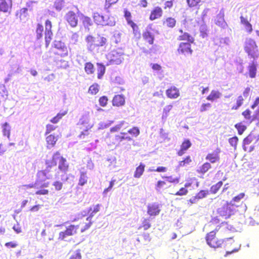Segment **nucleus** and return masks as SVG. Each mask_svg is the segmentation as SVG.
<instances>
[{
	"instance_id": "c03bdc74",
	"label": "nucleus",
	"mask_w": 259,
	"mask_h": 259,
	"mask_svg": "<svg viewBox=\"0 0 259 259\" xmlns=\"http://www.w3.org/2000/svg\"><path fill=\"white\" fill-rule=\"evenodd\" d=\"M99 92V85L97 83L91 84L89 87L88 93L91 95H95Z\"/></svg>"
},
{
	"instance_id": "0e129e2a",
	"label": "nucleus",
	"mask_w": 259,
	"mask_h": 259,
	"mask_svg": "<svg viewBox=\"0 0 259 259\" xmlns=\"http://www.w3.org/2000/svg\"><path fill=\"white\" fill-rule=\"evenodd\" d=\"M208 194V192L206 190H200L197 194H196L195 196L198 199H202L204 197H205Z\"/></svg>"
},
{
	"instance_id": "1a4fd4ad",
	"label": "nucleus",
	"mask_w": 259,
	"mask_h": 259,
	"mask_svg": "<svg viewBox=\"0 0 259 259\" xmlns=\"http://www.w3.org/2000/svg\"><path fill=\"white\" fill-rule=\"evenodd\" d=\"M101 205L100 204H97L96 205H95L93 207H90L89 209V212H90V216L86 218L85 225L83 226V227L81 229V232H83L84 231L88 230L90 228L91 225L93 223L91 221V219L93 218V217L97 213L98 211L100 210Z\"/></svg>"
},
{
	"instance_id": "f257e3e1",
	"label": "nucleus",
	"mask_w": 259,
	"mask_h": 259,
	"mask_svg": "<svg viewBox=\"0 0 259 259\" xmlns=\"http://www.w3.org/2000/svg\"><path fill=\"white\" fill-rule=\"evenodd\" d=\"M235 232L234 227L227 222H223L206 234L207 245L213 248H221L224 241L233 238L232 234Z\"/></svg>"
},
{
	"instance_id": "a878e982",
	"label": "nucleus",
	"mask_w": 259,
	"mask_h": 259,
	"mask_svg": "<svg viewBox=\"0 0 259 259\" xmlns=\"http://www.w3.org/2000/svg\"><path fill=\"white\" fill-rule=\"evenodd\" d=\"M125 104V98L122 95H115L112 99L113 106L120 107Z\"/></svg>"
},
{
	"instance_id": "cd10ccee",
	"label": "nucleus",
	"mask_w": 259,
	"mask_h": 259,
	"mask_svg": "<svg viewBox=\"0 0 259 259\" xmlns=\"http://www.w3.org/2000/svg\"><path fill=\"white\" fill-rule=\"evenodd\" d=\"M179 41H187V42L194 43V38L190 33L187 32H184V33L180 34L178 37Z\"/></svg>"
},
{
	"instance_id": "e2e57ef3",
	"label": "nucleus",
	"mask_w": 259,
	"mask_h": 259,
	"mask_svg": "<svg viewBox=\"0 0 259 259\" xmlns=\"http://www.w3.org/2000/svg\"><path fill=\"white\" fill-rule=\"evenodd\" d=\"M140 49L143 51L144 53L148 54L153 52V48H149L145 44L142 45L140 46Z\"/></svg>"
},
{
	"instance_id": "20e7f679",
	"label": "nucleus",
	"mask_w": 259,
	"mask_h": 259,
	"mask_svg": "<svg viewBox=\"0 0 259 259\" xmlns=\"http://www.w3.org/2000/svg\"><path fill=\"white\" fill-rule=\"evenodd\" d=\"M244 50L251 58L256 59L259 56L258 47L256 42L252 38H246L244 42Z\"/></svg>"
},
{
	"instance_id": "58836bf2",
	"label": "nucleus",
	"mask_w": 259,
	"mask_h": 259,
	"mask_svg": "<svg viewBox=\"0 0 259 259\" xmlns=\"http://www.w3.org/2000/svg\"><path fill=\"white\" fill-rule=\"evenodd\" d=\"M97 77L98 79H101L105 74V67L104 64L97 63Z\"/></svg>"
},
{
	"instance_id": "f03ea898",
	"label": "nucleus",
	"mask_w": 259,
	"mask_h": 259,
	"mask_svg": "<svg viewBox=\"0 0 259 259\" xmlns=\"http://www.w3.org/2000/svg\"><path fill=\"white\" fill-rule=\"evenodd\" d=\"M58 163V169L64 174L69 170V164L67 162L65 158H64L60 153L57 151L55 152L51 159H47L45 161L46 168L40 170L37 174L38 181H42L43 179H47L51 176L54 170H57L56 166Z\"/></svg>"
},
{
	"instance_id": "2eb2a0df",
	"label": "nucleus",
	"mask_w": 259,
	"mask_h": 259,
	"mask_svg": "<svg viewBox=\"0 0 259 259\" xmlns=\"http://www.w3.org/2000/svg\"><path fill=\"white\" fill-rule=\"evenodd\" d=\"M163 14L162 9L159 6H156L151 10L149 19L150 21H154L160 19Z\"/></svg>"
},
{
	"instance_id": "3c124183",
	"label": "nucleus",
	"mask_w": 259,
	"mask_h": 259,
	"mask_svg": "<svg viewBox=\"0 0 259 259\" xmlns=\"http://www.w3.org/2000/svg\"><path fill=\"white\" fill-rule=\"evenodd\" d=\"M162 178L171 184H179V178L178 177L174 178L172 176H163Z\"/></svg>"
},
{
	"instance_id": "f8f14e48",
	"label": "nucleus",
	"mask_w": 259,
	"mask_h": 259,
	"mask_svg": "<svg viewBox=\"0 0 259 259\" xmlns=\"http://www.w3.org/2000/svg\"><path fill=\"white\" fill-rule=\"evenodd\" d=\"M53 33L52 31V23L49 20H47L45 22V38L46 42V47L48 48L52 39Z\"/></svg>"
},
{
	"instance_id": "a18cd8bd",
	"label": "nucleus",
	"mask_w": 259,
	"mask_h": 259,
	"mask_svg": "<svg viewBox=\"0 0 259 259\" xmlns=\"http://www.w3.org/2000/svg\"><path fill=\"white\" fill-rule=\"evenodd\" d=\"M28 8H22L16 12V16L19 17L20 19L24 18L27 15Z\"/></svg>"
},
{
	"instance_id": "4468645a",
	"label": "nucleus",
	"mask_w": 259,
	"mask_h": 259,
	"mask_svg": "<svg viewBox=\"0 0 259 259\" xmlns=\"http://www.w3.org/2000/svg\"><path fill=\"white\" fill-rule=\"evenodd\" d=\"M12 6V0H0V11L4 13L11 14Z\"/></svg>"
},
{
	"instance_id": "7ed1b4c3",
	"label": "nucleus",
	"mask_w": 259,
	"mask_h": 259,
	"mask_svg": "<svg viewBox=\"0 0 259 259\" xmlns=\"http://www.w3.org/2000/svg\"><path fill=\"white\" fill-rule=\"evenodd\" d=\"M85 41L87 50L93 53L98 51L100 48L105 47L107 45L106 38L101 34H98L97 37L89 34L85 37Z\"/></svg>"
},
{
	"instance_id": "f3484780",
	"label": "nucleus",
	"mask_w": 259,
	"mask_h": 259,
	"mask_svg": "<svg viewBox=\"0 0 259 259\" xmlns=\"http://www.w3.org/2000/svg\"><path fill=\"white\" fill-rule=\"evenodd\" d=\"M220 149L217 148L211 153H209L206 156L205 159L210 162V163H215L220 161Z\"/></svg>"
},
{
	"instance_id": "f704fd0d",
	"label": "nucleus",
	"mask_w": 259,
	"mask_h": 259,
	"mask_svg": "<svg viewBox=\"0 0 259 259\" xmlns=\"http://www.w3.org/2000/svg\"><path fill=\"white\" fill-rule=\"evenodd\" d=\"M69 259H81L82 255L80 249L70 250L69 252Z\"/></svg>"
},
{
	"instance_id": "79ce46f5",
	"label": "nucleus",
	"mask_w": 259,
	"mask_h": 259,
	"mask_svg": "<svg viewBox=\"0 0 259 259\" xmlns=\"http://www.w3.org/2000/svg\"><path fill=\"white\" fill-rule=\"evenodd\" d=\"M44 32V27L40 23H37L36 26L35 33L36 37L37 39H39L42 37V34Z\"/></svg>"
},
{
	"instance_id": "393cba45",
	"label": "nucleus",
	"mask_w": 259,
	"mask_h": 259,
	"mask_svg": "<svg viewBox=\"0 0 259 259\" xmlns=\"http://www.w3.org/2000/svg\"><path fill=\"white\" fill-rule=\"evenodd\" d=\"M240 23L244 27L245 31L248 34H250L253 31L252 25L247 20V18L243 16H240Z\"/></svg>"
},
{
	"instance_id": "864d4df0",
	"label": "nucleus",
	"mask_w": 259,
	"mask_h": 259,
	"mask_svg": "<svg viewBox=\"0 0 259 259\" xmlns=\"http://www.w3.org/2000/svg\"><path fill=\"white\" fill-rule=\"evenodd\" d=\"M127 134L129 133L133 137H136L140 135V130L137 127H133L127 131Z\"/></svg>"
},
{
	"instance_id": "aec40b11",
	"label": "nucleus",
	"mask_w": 259,
	"mask_h": 259,
	"mask_svg": "<svg viewBox=\"0 0 259 259\" xmlns=\"http://www.w3.org/2000/svg\"><path fill=\"white\" fill-rule=\"evenodd\" d=\"M257 64L254 61L251 62L248 67H247V72L249 77L250 78H254L256 76L257 70Z\"/></svg>"
},
{
	"instance_id": "c9c22d12",
	"label": "nucleus",
	"mask_w": 259,
	"mask_h": 259,
	"mask_svg": "<svg viewBox=\"0 0 259 259\" xmlns=\"http://www.w3.org/2000/svg\"><path fill=\"white\" fill-rule=\"evenodd\" d=\"M211 166L210 162H206L202 164L197 169V172L203 175L210 169Z\"/></svg>"
},
{
	"instance_id": "c756f323",
	"label": "nucleus",
	"mask_w": 259,
	"mask_h": 259,
	"mask_svg": "<svg viewBox=\"0 0 259 259\" xmlns=\"http://www.w3.org/2000/svg\"><path fill=\"white\" fill-rule=\"evenodd\" d=\"M1 127H2L3 136L7 137L8 139H10L11 130V125L8 123V122H5L4 123L1 124Z\"/></svg>"
},
{
	"instance_id": "dca6fc26",
	"label": "nucleus",
	"mask_w": 259,
	"mask_h": 259,
	"mask_svg": "<svg viewBox=\"0 0 259 259\" xmlns=\"http://www.w3.org/2000/svg\"><path fill=\"white\" fill-rule=\"evenodd\" d=\"M66 21L71 27H76L78 23V16L73 11H69L66 14Z\"/></svg>"
},
{
	"instance_id": "de8ad7c7",
	"label": "nucleus",
	"mask_w": 259,
	"mask_h": 259,
	"mask_svg": "<svg viewBox=\"0 0 259 259\" xmlns=\"http://www.w3.org/2000/svg\"><path fill=\"white\" fill-rule=\"evenodd\" d=\"M172 108V105H166L164 107L163 110V113L162 115V120H166L167 119V116H168V113L171 111Z\"/></svg>"
},
{
	"instance_id": "72a5a7b5",
	"label": "nucleus",
	"mask_w": 259,
	"mask_h": 259,
	"mask_svg": "<svg viewBox=\"0 0 259 259\" xmlns=\"http://www.w3.org/2000/svg\"><path fill=\"white\" fill-rule=\"evenodd\" d=\"M188 7L193 8L201 6L205 0H186Z\"/></svg>"
},
{
	"instance_id": "774afa93",
	"label": "nucleus",
	"mask_w": 259,
	"mask_h": 259,
	"mask_svg": "<svg viewBox=\"0 0 259 259\" xmlns=\"http://www.w3.org/2000/svg\"><path fill=\"white\" fill-rule=\"evenodd\" d=\"M245 196V193H242L239 194L238 195L234 196L233 199H232V201L230 202H232V203H234L235 202H239Z\"/></svg>"
},
{
	"instance_id": "603ef678",
	"label": "nucleus",
	"mask_w": 259,
	"mask_h": 259,
	"mask_svg": "<svg viewBox=\"0 0 259 259\" xmlns=\"http://www.w3.org/2000/svg\"><path fill=\"white\" fill-rule=\"evenodd\" d=\"M151 227V224L150 223V221L148 219H144L142 222L141 228L144 229V230H147Z\"/></svg>"
},
{
	"instance_id": "7c9ffc66",
	"label": "nucleus",
	"mask_w": 259,
	"mask_h": 259,
	"mask_svg": "<svg viewBox=\"0 0 259 259\" xmlns=\"http://www.w3.org/2000/svg\"><path fill=\"white\" fill-rule=\"evenodd\" d=\"M255 139V137L254 135L252 134H250L248 135V136H246L245 138L243 140L242 142V147L243 149L244 150V151H246L247 148L246 146H248L250 145L251 143H252L253 140Z\"/></svg>"
},
{
	"instance_id": "473e14b6",
	"label": "nucleus",
	"mask_w": 259,
	"mask_h": 259,
	"mask_svg": "<svg viewBox=\"0 0 259 259\" xmlns=\"http://www.w3.org/2000/svg\"><path fill=\"white\" fill-rule=\"evenodd\" d=\"M84 123H87V122L85 121H82L80 122V125H82L80 128L82 129L84 126L85 129L80 133V135L78 136L79 138H84L85 136L89 135V130L93 127V125H91L90 124H88L87 125L84 126L83 124Z\"/></svg>"
},
{
	"instance_id": "e433bc0d",
	"label": "nucleus",
	"mask_w": 259,
	"mask_h": 259,
	"mask_svg": "<svg viewBox=\"0 0 259 259\" xmlns=\"http://www.w3.org/2000/svg\"><path fill=\"white\" fill-rule=\"evenodd\" d=\"M145 165L143 163H140L139 166L136 167L134 177L136 178H140L144 174Z\"/></svg>"
},
{
	"instance_id": "680f3d73",
	"label": "nucleus",
	"mask_w": 259,
	"mask_h": 259,
	"mask_svg": "<svg viewBox=\"0 0 259 259\" xmlns=\"http://www.w3.org/2000/svg\"><path fill=\"white\" fill-rule=\"evenodd\" d=\"M166 184V182L164 181H158L155 186L156 190L160 191L161 189H162Z\"/></svg>"
},
{
	"instance_id": "2f4dec72",
	"label": "nucleus",
	"mask_w": 259,
	"mask_h": 259,
	"mask_svg": "<svg viewBox=\"0 0 259 259\" xmlns=\"http://www.w3.org/2000/svg\"><path fill=\"white\" fill-rule=\"evenodd\" d=\"M162 24L164 26L172 28L175 27L176 20L174 18L168 17L163 20Z\"/></svg>"
},
{
	"instance_id": "ddd939ff",
	"label": "nucleus",
	"mask_w": 259,
	"mask_h": 259,
	"mask_svg": "<svg viewBox=\"0 0 259 259\" xmlns=\"http://www.w3.org/2000/svg\"><path fill=\"white\" fill-rule=\"evenodd\" d=\"M192 44L190 42H181L177 51H178L179 54H183L184 55H191L193 52L191 46Z\"/></svg>"
},
{
	"instance_id": "412c9836",
	"label": "nucleus",
	"mask_w": 259,
	"mask_h": 259,
	"mask_svg": "<svg viewBox=\"0 0 259 259\" xmlns=\"http://www.w3.org/2000/svg\"><path fill=\"white\" fill-rule=\"evenodd\" d=\"M160 209L158 204L149 203L147 206V213L150 216H156L160 213Z\"/></svg>"
},
{
	"instance_id": "5701e85b",
	"label": "nucleus",
	"mask_w": 259,
	"mask_h": 259,
	"mask_svg": "<svg viewBox=\"0 0 259 259\" xmlns=\"http://www.w3.org/2000/svg\"><path fill=\"white\" fill-rule=\"evenodd\" d=\"M124 140L127 141L132 140V137L127 135V133H120V134L114 137V144H116L117 145H120L121 142Z\"/></svg>"
},
{
	"instance_id": "13d9d810",
	"label": "nucleus",
	"mask_w": 259,
	"mask_h": 259,
	"mask_svg": "<svg viewBox=\"0 0 259 259\" xmlns=\"http://www.w3.org/2000/svg\"><path fill=\"white\" fill-rule=\"evenodd\" d=\"M8 96V91L4 84H0V98H5Z\"/></svg>"
},
{
	"instance_id": "052dcab7",
	"label": "nucleus",
	"mask_w": 259,
	"mask_h": 259,
	"mask_svg": "<svg viewBox=\"0 0 259 259\" xmlns=\"http://www.w3.org/2000/svg\"><path fill=\"white\" fill-rule=\"evenodd\" d=\"M57 127V126L55 125H53L50 124H47L45 135L47 136L52 132H53Z\"/></svg>"
},
{
	"instance_id": "6e6552de",
	"label": "nucleus",
	"mask_w": 259,
	"mask_h": 259,
	"mask_svg": "<svg viewBox=\"0 0 259 259\" xmlns=\"http://www.w3.org/2000/svg\"><path fill=\"white\" fill-rule=\"evenodd\" d=\"M124 17H125V20H126L128 25L132 27L134 35L136 37H140L141 33L139 28L137 24L132 21L131 13L127 11V10H124Z\"/></svg>"
},
{
	"instance_id": "8fccbe9b",
	"label": "nucleus",
	"mask_w": 259,
	"mask_h": 259,
	"mask_svg": "<svg viewBox=\"0 0 259 259\" xmlns=\"http://www.w3.org/2000/svg\"><path fill=\"white\" fill-rule=\"evenodd\" d=\"M234 126L235 128L237 130L238 134L239 135H241L246 129V126L243 125L241 122H238L235 124Z\"/></svg>"
},
{
	"instance_id": "5fc2aeb1",
	"label": "nucleus",
	"mask_w": 259,
	"mask_h": 259,
	"mask_svg": "<svg viewBox=\"0 0 259 259\" xmlns=\"http://www.w3.org/2000/svg\"><path fill=\"white\" fill-rule=\"evenodd\" d=\"M125 122L124 121H122L119 122V124L113 126L112 127L110 128V131L111 133H115L117 132L121 129L122 126H123Z\"/></svg>"
},
{
	"instance_id": "423d86ee",
	"label": "nucleus",
	"mask_w": 259,
	"mask_h": 259,
	"mask_svg": "<svg viewBox=\"0 0 259 259\" xmlns=\"http://www.w3.org/2000/svg\"><path fill=\"white\" fill-rule=\"evenodd\" d=\"M85 222L81 221L79 224L70 225L66 228L65 230L60 232L59 233L58 239L61 240H63L64 238L67 237L73 236L77 233V231L79 228L80 226H82V227L85 225ZM81 228H80L81 229Z\"/></svg>"
},
{
	"instance_id": "a211bd4d",
	"label": "nucleus",
	"mask_w": 259,
	"mask_h": 259,
	"mask_svg": "<svg viewBox=\"0 0 259 259\" xmlns=\"http://www.w3.org/2000/svg\"><path fill=\"white\" fill-rule=\"evenodd\" d=\"M192 143L188 139H185L183 140L182 144L180 146V149L177 152V154L179 156H182L185 153H186L187 150L191 147Z\"/></svg>"
},
{
	"instance_id": "4c0bfd02",
	"label": "nucleus",
	"mask_w": 259,
	"mask_h": 259,
	"mask_svg": "<svg viewBox=\"0 0 259 259\" xmlns=\"http://www.w3.org/2000/svg\"><path fill=\"white\" fill-rule=\"evenodd\" d=\"M215 24L219 27H225L227 26V23L224 19V15L222 13H219L215 18Z\"/></svg>"
},
{
	"instance_id": "338daca9",
	"label": "nucleus",
	"mask_w": 259,
	"mask_h": 259,
	"mask_svg": "<svg viewBox=\"0 0 259 259\" xmlns=\"http://www.w3.org/2000/svg\"><path fill=\"white\" fill-rule=\"evenodd\" d=\"M188 190L186 188H181L180 190L175 193L176 195L182 196L188 194Z\"/></svg>"
},
{
	"instance_id": "bb28decb",
	"label": "nucleus",
	"mask_w": 259,
	"mask_h": 259,
	"mask_svg": "<svg viewBox=\"0 0 259 259\" xmlns=\"http://www.w3.org/2000/svg\"><path fill=\"white\" fill-rule=\"evenodd\" d=\"M110 63L114 64H120L122 61L121 55L117 53L115 51H113L112 54H110Z\"/></svg>"
},
{
	"instance_id": "49530a36",
	"label": "nucleus",
	"mask_w": 259,
	"mask_h": 259,
	"mask_svg": "<svg viewBox=\"0 0 259 259\" xmlns=\"http://www.w3.org/2000/svg\"><path fill=\"white\" fill-rule=\"evenodd\" d=\"M88 177L86 175V173L84 172H81L80 173V178L78 180V185L82 186L87 183Z\"/></svg>"
},
{
	"instance_id": "6ab92c4d",
	"label": "nucleus",
	"mask_w": 259,
	"mask_h": 259,
	"mask_svg": "<svg viewBox=\"0 0 259 259\" xmlns=\"http://www.w3.org/2000/svg\"><path fill=\"white\" fill-rule=\"evenodd\" d=\"M142 36H143L145 43H147L150 45H153L154 44L155 36L151 31L148 30H144L143 34H142Z\"/></svg>"
},
{
	"instance_id": "b1692460",
	"label": "nucleus",
	"mask_w": 259,
	"mask_h": 259,
	"mask_svg": "<svg viewBox=\"0 0 259 259\" xmlns=\"http://www.w3.org/2000/svg\"><path fill=\"white\" fill-rule=\"evenodd\" d=\"M166 94L169 99H177L180 96V92L176 87H171L167 89Z\"/></svg>"
},
{
	"instance_id": "37998d69",
	"label": "nucleus",
	"mask_w": 259,
	"mask_h": 259,
	"mask_svg": "<svg viewBox=\"0 0 259 259\" xmlns=\"http://www.w3.org/2000/svg\"><path fill=\"white\" fill-rule=\"evenodd\" d=\"M223 186L222 181H219L213 185L211 186L210 188V192L211 194H216Z\"/></svg>"
},
{
	"instance_id": "4be33fe9",
	"label": "nucleus",
	"mask_w": 259,
	"mask_h": 259,
	"mask_svg": "<svg viewBox=\"0 0 259 259\" xmlns=\"http://www.w3.org/2000/svg\"><path fill=\"white\" fill-rule=\"evenodd\" d=\"M58 140V136H55L54 134H50L47 136L46 138L47 149H51L53 148L55 146Z\"/></svg>"
},
{
	"instance_id": "39448f33",
	"label": "nucleus",
	"mask_w": 259,
	"mask_h": 259,
	"mask_svg": "<svg viewBox=\"0 0 259 259\" xmlns=\"http://www.w3.org/2000/svg\"><path fill=\"white\" fill-rule=\"evenodd\" d=\"M237 207V205L232 203V202H227L219 207L217 210V212L219 216L227 219L230 218L231 215L234 214L236 208Z\"/></svg>"
},
{
	"instance_id": "69168bd1",
	"label": "nucleus",
	"mask_w": 259,
	"mask_h": 259,
	"mask_svg": "<svg viewBox=\"0 0 259 259\" xmlns=\"http://www.w3.org/2000/svg\"><path fill=\"white\" fill-rule=\"evenodd\" d=\"M53 186H54L55 189L56 191H60L62 190L63 187V184L62 182L59 181H55L53 183Z\"/></svg>"
},
{
	"instance_id": "9b49d317",
	"label": "nucleus",
	"mask_w": 259,
	"mask_h": 259,
	"mask_svg": "<svg viewBox=\"0 0 259 259\" xmlns=\"http://www.w3.org/2000/svg\"><path fill=\"white\" fill-rule=\"evenodd\" d=\"M55 51L54 54L61 57H66L68 55L67 48L65 45L60 41H56L54 44Z\"/></svg>"
},
{
	"instance_id": "a19ab883",
	"label": "nucleus",
	"mask_w": 259,
	"mask_h": 259,
	"mask_svg": "<svg viewBox=\"0 0 259 259\" xmlns=\"http://www.w3.org/2000/svg\"><path fill=\"white\" fill-rule=\"evenodd\" d=\"M66 114L67 111L59 112L57 115L51 119L50 122L54 124L57 123L62 118L63 116L66 115Z\"/></svg>"
},
{
	"instance_id": "ea45409f",
	"label": "nucleus",
	"mask_w": 259,
	"mask_h": 259,
	"mask_svg": "<svg viewBox=\"0 0 259 259\" xmlns=\"http://www.w3.org/2000/svg\"><path fill=\"white\" fill-rule=\"evenodd\" d=\"M84 71L87 74H93L95 71L94 64L88 62L84 64Z\"/></svg>"
},
{
	"instance_id": "6e6d98bb",
	"label": "nucleus",
	"mask_w": 259,
	"mask_h": 259,
	"mask_svg": "<svg viewBox=\"0 0 259 259\" xmlns=\"http://www.w3.org/2000/svg\"><path fill=\"white\" fill-rule=\"evenodd\" d=\"M229 142L230 145L232 147H233L235 149L237 148L238 142V138L237 136H234L230 139H229Z\"/></svg>"
},
{
	"instance_id": "c85d7f7f",
	"label": "nucleus",
	"mask_w": 259,
	"mask_h": 259,
	"mask_svg": "<svg viewBox=\"0 0 259 259\" xmlns=\"http://www.w3.org/2000/svg\"><path fill=\"white\" fill-rule=\"evenodd\" d=\"M222 96V93L218 91L212 90L210 92L209 95L206 97V100L210 102H214L220 99Z\"/></svg>"
},
{
	"instance_id": "4d7b16f0",
	"label": "nucleus",
	"mask_w": 259,
	"mask_h": 259,
	"mask_svg": "<svg viewBox=\"0 0 259 259\" xmlns=\"http://www.w3.org/2000/svg\"><path fill=\"white\" fill-rule=\"evenodd\" d=\"M100 105L102 107H105L108 104V98L105 96H102L98 100Z\"/></svg>"
},
{
	"instance_id": "bf43d9fd",
	"label": "nucleus",
	"mask_w": 259,
	"mask_h": 259,
	"mask_svg": "<svg viewBox=\"0 0 259 259\" xmlns=\"http://www.w3.org/2000/svg\"><path fill=\"white\" fill-rule=\"evenodd\" d=\"M118 0H105L104 8L106 10H108L113 5L116 4Z\"/></svg>"
},
{
	"instance_id": "9d476101",
	"label": "nucleus",
	"mask_w": 259,
	"mask_h": 259,
	"mask_svg": "<svg viewBox=\"0 0 259 259\" xmlns=\"http://www.w3.org/2000/svg\"><path fill=\"white\" fill-rule=\"evenodd\" d=\"M250 92V89L249 87L245 88L242 92V95L238 96L236 101H235V104L231 107V110H237L239 107L242 106L245 101V99L247 98L249 95Z\"/></svg>"
},
{
	"instance_id": "09e8293b",
	"label": "nucleus",
	"mask_w": 259,
	"mask_h": 259,
	"mask_svg": "<svg viewBox=\"0 0 259 259\" xmlns=\"http://www.w3.org/2000/svg\"><path fill=\"white\" fill-rule=\"evenodd\" d=\"M192 162V159L190 156H187L184 158L183 160H181L179 162V167H184L190 164Z\"/></svg>"
},
{
	"instance_id": "0eeeda50",
	"label": "nucleus",
	"mask_w": 259,
	"mask_h": 259,
	"mask_svg": "<svg viewBox=\"0 0 259 259\" xmlns=\"http://www.w3.org/2000/svg\"><path fill=\"white\" fill-rule=\"evenodd\" d=\"M93 19L95 23L98 25L112 26L116 24L113 16H108V18H106L99 13H94Z\"/></svg>"
}]
</instances>
